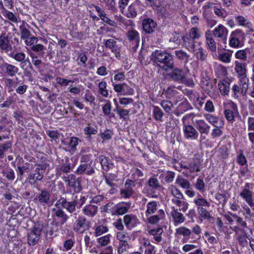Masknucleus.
<instances>
[{
	"mask_svg": "<svg viewBox=\"0 0 254 254\" xmlns=\"http://www.w3.org/2000/svg\"><path fill=\"white\" fill-rule=\"evenodd\" d=\"M151 60L155 66L166 71L174 67L173 56L165 51L155 50L151 55Z\"/></svg>",
	"mask_w": 254,
	"mask_h": 254,
	"instance_id": "obj_1",
	"label": "nucleus"
},
{
	"mask_svg": "<svg viewBox=\"0 0 254 254\" xmlns=\"http://www.w3.org/2000/svg\"><path fill=\"white\" fill-rule=\"evenodd\" d=\"M234 64L235 71L237 73L240 85L241 86V92L243 94H245L249 88V79L247 75V64L245 63H242L238 61H236Z\"/></svg>",
	"mask_w": 254,
	"mask_h": 254,
	"instance_id": "obj_2",
	"label": "nucleus"
},
{
	"mask_svg": "<svg viewBox=\"0 0 254 254\" xmlns=\"http://www.w3.org/2000/svg\"><path fill=\"white\" fill-rule=\"evenodd\" d=\"M192 40L186 39L184 47L190 52L193 53L197 59L204 61L207 57L206 51L201 47L199 43L196 44Z\"/></svg>",
	"mask_w": 254,
	"mask_h": 254,
	"instance_id": "obj_3",
	"label": "nucleus"
},
{
	"mask_svg": "<svg viewBox=\"0 0 254 254\" xmlns=\"http://www.w3.org/2000/svg\"><path fill=\"white\" fill-rule=\"evenodd\" d=\"M253 186V184L246 183L245 186L241 188L239 193L240 196L252 208V210H254V193L252 190Z\"/></svg>",
	"mask_w": 254,
	"mask_h": 254,
	"instance_id": "obj_4",
	"label": "nucleus"
},
{
	"mask_svg": "<svg viewBox=\"0 0 254 254\" xmlns=\"http://www.w3.org/2000/svg\"><path fill=\"white\" fill-rule=\"evenodd\" d=\"M245 40V34L242 31L238 29L231 32L230 36L229 45L232 48L241 47Z\"/></svg>",
	"mask_w": 254,
	"mask_h": 254,
	"instance_id": "obj_5",
	"label": "nucleus"
},
{
	"mask_svg": "<svg viewBox=\"0 0 254 254\" xmlns=\"http://www.w3.org/2000/svg\"><path fill=\"white\" fill-rule=\"evenodd\" d=\"M192 114H188L182 118V122L184 125L183 131L184 136L187 139H196L198 136V132L191 125H187L186 121L190 118Z\"/></svg>",
	"mask_w": 254,
	"mask_h": 254,
	"instance_id": "obj_6",
	"label": "nucleus"
},
{
	"mask_svg": "<svg viewBox=\"0 0 254 254\" xmlns=\"http://www.w3.org/2000/svg\"><path fill=\"white\" fill-rule=\"evenodd\" d=\"M224 114L226 120L233 123L235 118L239 115L237 105L233 102L229 101L225 106Z\"/></svg>",
	"mask_w": 254,
	"mask_h": 254,
	"instance_id": "obj_7",
	"label": "nucleus"
},
{
	"mask_svg": "<svg viewBox=\"0 0 254 254\" xmlns=\"http://www.w3.org/2000/svg\"><path fill=\"white\" fill-rule=\"evenodd\" d=\"M134 187L135 183L133 181L127 180L124 186L120 190L121 197L124 199L130 198L134 193L133 190Z\"/></svg>",
	"mask_w": 254,
	"mask_h": 254,
	"instance_id": "obj_8",
	"label": "nucleus"
},
{
	"mask_svg": "<svg viewBox=\"0 0 254 254\" xmlns=\"http://www.w3.org/2000/svg\"><path fill=\"white\" fill-rule=\"evenodd\" d=\"M42 233V229L39 227L34 226L27 233V242L29 245L34 246L39 241Z\"/></svg>",
	"mask_w": 254,
	"mask_h": 254,
	"instance_id": "obj_9",
	"label": "nucleus"
},
{
	"mask_svg": "<svg viewBox=\"0 0 254 254\" xmlns=\"http://www.w3.org/2000/svg\"><path fill=\"white\" fill-rule=\"evenodd\" d=\"M57 208L53 209L52 217L54 222H57V224H59L61 225H64L68 219L69 217L67 215L64 211L60 206H56Z\"/></svg>",
	"mask_w": 254,
	"mask_h": 254,
	"instance_id": "obj_10",
	"label": "nucleus"
},
{
	"mask_svg": "<svg viewBox=\"0 0 254 254\" xmlns=\"http://www.w3.org/2000/svg\"><path fill=\"white\" fill-rule=\"evenodd\" d=\"M45 166L43 165H38L34 170V173L30 175L29 177V183L35 185L37 182L42 180L45 170Z\"/></svg>",
	"mask_w": 254,
	"mask_h": 254,
	"instance_id": "obj_11",
	"label": "nucleus"
},
{
	"mask_svg": "<svg viewBox=\"0 0 254 254\" xmlns=\"http://www.w3.org/2000/svg\"><path fill=\"white\" fill-rule=\"evenodd\" d=\"M89 223L84 216H79L73 224V230L82 233L88 228Z\"/></svg>",
	"mask_w": 254,
	"mask_h": 254,
	"instance_id": "obj_12",
	"label": "nucleus"
},
{
	"mask_svg": "<svg viewBox=\"0 0 254 254\" xmlns=\"http://www.w3.org/2000/svg\"><path fill=\"white\" fill-rule=\"evenodd\" d=\"M228 34V30L222 24H219L213 30V36L219 41L226 43Z\"/></svg>",
	"mask_w": 254,
	"mask_h": 254,
	"instance_id": "obj_13",
	"label": "nucleus"
},
{
	"mask_svg": "<svg viewBox=\"0 0 254 254\" xmlns=\"http://www.w3.org/2000/svg\"><path fill=\"white\" fill-rule=\"evenodd\" d=\"M176 238H180L181 236L183 237L182 242L183 244L186 243L190 238L191 235V230L185 226H181L177 228L174 234Z\"/></svg>",
	"mask_w": 254,
	"mask_h": 254,
	"instance_id": "obj_14",
	"label": "nucleus"
},
{
	"mask_svg": "<svg viewBox=\"0 0 254 254\" xmlns=\"http://www.w3.org/2000/svg\"><path fill=\"white\" fill-rule=\"evenodd\" d=\"M11 40L5 33L0 35V50L7 53L12 50Z\"/></svg>",
	"mask_w": 254,
	"mask_h": 254,
	"instance_id": "obj_15",
	"label": "nucleus"
},
{
	"mask_svg": "<svg viewBox=\"0 0 254 254\" xmlns=\"http://www.w3.org/2000/svg\"><path fill=\"white\" fill-rule=\"evenodd\" d=\"M77 204L76 200H74L72 201H67L65 199H61L58 200L55 206H58L61 205L65 209L70 213H73L75 211V206Z\"/></svg>",
	"mask_w": 254,
	"mask_h": 254,
	"instance_id": "obj_16",
	"label": "nucleus"
},
{
	"mask_svg": "<svg viewBox=\"0 0 254 254\" xmlns=\"http://www.w3.org/2000/svg\"><path fill=\"white\" fill-rule=\"evenodd\" d=\"M131 203L130 202H120L116 205L115 209L113 214L116 215H124L128 212Z\"/></svg>",
	"mask_w": 254,
	"mask_h": 254,
	"instance_id": "obj_17",
	"label": "nucleus"
},
{
	"mask_svg": "<svg viewBox=\"0 0 254 254\" xmlns=\"http://www.w3.org/2000/svg\"><path fill=\"white\" fill-rule=\"evenodd\" d=\"M124 222L126 227L129 230L136 226L139 223L136 216L132 214L126 215L124 217Z\"/></svg>",
	"mask_w": 254,
	"mask_h": 254,
	"instance_id": "obj_18",
	"label": "nucleus"
},
{
	"mask_svg": "<svg viewBox=\"0 0 254 254\" xmlns=\"http://www.w3.org/2000/svg\"><path fill=\"white\" fill-rule=\"evenodd\" d=\"M194 125L201 134L207 135L210 131V127L203 120H197Z\"/></svg>",
	"mask_w": 254,
	"mask_h": 254,
	"instance_id": "obj_19",
	"label": "nucleus"
},
{
	"mask_svg": "<svg viewBox=\"0 0 254 254\" xmlns=\"http://www.w3.org/2000/svg\"><path fill=\"white\" fill-rule=\"evenodd\" d=\"M141 3L139 0H135L130 4L127 9V11L125 14L129 18L135 17L137 14V11L141 7Z\"/></svg>",
	"mask_w": 254,
	"mask_h": 254,
	"instance_id": "obj_20",
	"label": "nucleus"
},
{
	"mask_svg": "<svg viewBox=\"0 0 254 254\" xmlns=\"http://www.w3.org/2000/svg\"><path fill=\"white\" fill-rule=\"evenodd\" d=\"M202 35V32L201 30L197 28H192L190 30L189 32V35L185 36L183 39V46L184 47H185V41L186 40V39L189 40H192L194 43L198 44V43H197L195 42V39H199Z\"/></svg>",
	"mask_w": 254,
	"mask_h": 254,
	"instance_id": "obj_21",
	"label": "nucleus"
},
{
	"mask_svg": "<svg viewBox=\"0 0 254 254\" xmlns=\"http://www.w3.org/2000/svg\"><path fill=\"white\" fill-rule=\"evenodd\" d=\"M104 44L107 48L111 50V52L114 53L116 57L119 58L121 57L120 50L117 45V42L112 39L106 40Z\"/></svg>",
	"mask_w": 254,
	"mask_h": 254,
	"instance_id": "obj_22",
	"label": "nucleus"
},
{
	"mask_svg": "<svg viewBox=\"0 0 254 254\" xmlns=\"http://www.w3.org/2000/svg\"><path fill=\"white\" fill-rule=\"evenodd\" d=\"M143 29L147 33H153L157 27V24L150 18L145 19L142 22Z\"/></svg>",
	"mask_w": 254,
	"mask_h": 254,
	"instance_id": "obj_23",
	"label": "nucleus"
},
{
	"mask_svg": "<svg viewBox=\"0 0 254 254\" xmlns=\"http://www.w3.org/2000/svg\"><path fill=\"white\" fill-rule=\"evenodd\" d=\"M172 209L171 215L173 218L174 225L176 226L183 223L185 221V217L183 214L179 212L178 209L174 207H173Z\"/></svg>",
	"mask_w": 254,
	"mask_h": 254,
	"instance_id": "obj_24",
	"label": "nucleus"
},
{
	"mask_svg": "<svg viewBox=\"0 0 254 254\" xmlns=\"http://www.w3.org/2000/svg\"><path fill=\"white\" fill-rule=\"evenodd\" d=\"M98 211V207L91 204L86 205L82 209L83 214L88 217H94Z\"/></svg>",
	"mask_w": 254,
	"mask_h": 254,
	"instance_id": "obj_25",
	"label": "nucleus"
},
{
	"mask_svg": "<svg viewBox=\"0 0 254 254\" xmlns=\"http://www.w3.org/2000/svg\"><path fill=\"white\" fill-rule=\"evenodd\" d=\"M95 9L96 11L98 13V16L100 17V19L103 21L104 22L107 23L110 26H112L113 27H117V23L115 21H113L110 19L106 16V14L105 13L104 10L99 6H96Z\"/></svg>",
	"mask_w": 254,
	"mask_h": 254,
	"instance_id": "obj_26",
	"label": "nucleus"
},
{
	"mask_svg": "<svg viewBox=\"0 0 254 254\" xmlns=\"http://www.w3.org/2000/svg\"><path fill=\"white\" fill-rule=\"evenodd\" d=\"M75 173L77 175H81L85 173L87 175L90 176L95 173V170L91 165L84 163L78 166Z\"/></svg>",
	"mask_w": 254,
	"mask_h": 254,
	"instance_id": "obj_27",
	"label": "nucleus"
},
{
	"mask_svg": "<svg viewBox=\"0 0 254 254\" xmlns=\"http://www.w3.org/2000/svg\"><path fill=\"white\" fill-rule=\"evenodd\" d=\"M93 230H94L93 235L95 237L101 236L109 231V228L106 224L102 223L95 224Z\"/></svg>",
	"mask_w": 254,
	"mask_h": 254,
	"instance_id": "obj_28",
	"label": "nucleus"
},
{
	"mask_svg": "<svg viewBox=\"0 0 254 254\" xmlns=\"http://www.w3.org/2000/svg\"><path fill=\"white\" fill-rule=\"evenodd\" d=\"M205 36L206 41V44L208 47V48L212 52H215L216 50V43L212 37L211 31L207 30L205 33Z\"/></svg>",
	"mask_w": 254,
	"mask_h": 254,
	"instance_id": "obj_29",
	"label": "nucleus"
},
{
	"mask_svg": "<svg viewBox=\"0 0 254 254\" xmlns=\"http://www.w3.org/2000/svg\"><path fill=\"white\" fill-rule=\"evenodd\" d=\"M19 28L21 39H25L31 35V32L29 30L30 26L26 22L22 21Z\"/></svg>",
	"mask_w": 254,
	"mask_h": 254,
	"instance_id": "obj_30",
	"label": "nucleus"
},
{
	"mask_svg": "<svg viewBox=\"0 0 254 254\" xmlns=\"http://www.w3.org/2000/svg\"><path fill=\"white\" fill-rule=\"evenodd\" d=\"M230 83L225 80L219 81L218 86L221 94L223 96L228 95L230 92Z\"/></svg>",
	"mask_w": 254,
	"mask_h": 254,
	"instance_id": "obj_31",
	"label": "nucleus"
},
{
	"mask_svg": "<svg viewBox=\"0 0 254 254\" xmlns=\"http://www.w3.org/2000/svg\"><path fill=\"white\" fill-rule=\"evenodd\" d=\"M201 161L199 158H194L188 164V170L190 172H198L200 171Z\"/></svg>",
	"mask_w": 254,
	"mask_h": 254,
	"instance_id": "obj_32",
	"label": "nucleus"
},
{
	"mask_svg": "<svg viewBox=\"0 0 254 254\" xmlns=\"http://www.w3.org/2000/svg\"><path fill=\"white\" fill-rule=\"evenodd\" d=\"M159 205V202L156 201H151L146 204V210L145 215L147 217L157 212V208Z\"/></svg>",
	"mask_w": 254,
	"mask_h": 254,
	"instance_id": "obj_33",
	"label": "nucleus"
},
{
	"mask_svg": "<svg viewBox=\"0 0 254 254\" xmlns=\"http://www.w3.org/2000/svg\"><path fill=\"white\" fill-rule=\"evenodd\" d=\"M165 217V213L163 209H159L157 214L148 217V221L149 223L154 224L157 223L161 219Z\"/></svg>",
	"mask_w": 254,
	"mask_h": 254,
	"instance_id": "obj_34",
	"label": "nucleus"
},
{
	"mask_svg": "<svg viewBox=\"0 0 254 254\" xmlns=\"http://www.w3.org/2000/svg\"><path fill=\"white\" fill-rule=\"evenodd\" d=\"M163 232V230L161 228H157L152 229L148 231V234L153 237L156 243H159L162 241V238L161 235Z\"/></svg>",
	"mask_w": 254,
	"mask_h": 254,
	"instance_id": "obj_35",
	"label": "nucleus"
},
{
	"mask_svg": "<svg viewBox=\"0 0 254 254\" xmlns=\"http://www.w3.org/2000/svg\"><path fill=\"white\" fill-rule=\"evenodd\" d=\"M172 202L179 208L180 211L184 212L188 209L189 203L184 200V199H172Z\"/></svg>",
	"mask_w": 254,
	"mask_h": 254,
	"instance_id": "obj_36",
	"label": "nucleus"
},
{
	"mask_svg": "<svg viewBox=\"0 0 254 254\" xmlns=\"http://www.w3.org/2000/svg\"><path fill=\"white\" fill-rule=\"evenodd\" d=\"M51 194L50 192L46 190H43L37 196L36 199L41 204H47L50 200Z\"/></svg>",
	"mask_w": 254,
	"mask_h": 254,
	"instance_id": "obj_37",
	"label": "nucleus"
},
{
	"mask_svg": "<svg viewBox=\"0 0 254 254\" xmlns=\"http://www.w3.org/2000/svg\"><path fill=\"white\" fill-rule=\"evenodd\" d=\"M186 76V73L181 69L175 68L172 72V78L179 81H183Z\"/></svg>",
	"mask_w": 254,
	"mask_h": 254,
	"instance_id": "obj_38",
	"label": "nucleus"
},
{
	"mask_svg": "<svg viewBox=\"0 0 254 254\" xmlns=\"http://www.w3.org/2000/svg\"><path fill=\"white\" fill-rule=\"evenodd\" d=\"M193 203L197 206L209 207L210 206V203L205 198H203L201 195L198 193L197 197L193 199Z\"/></svg>",
	"mask_w": 254,
	"mask_h": 254,
	"instance_id": "obj_39",
	"label": "nucleus"
},
{
	"mask_svg": "<svg viewBox=\"0 0 254 254\" xmlns=\"http://www.w3.org/2000/svg\"><path fill=\"white\" fill-rule=\"evenodd\" d=\"M213 11L214 14L218 17L224 19L229 14V12L225 8L221 6H215L213 7Z\"/></svg>",
	"mask_w": 254,
	"mask_h": 254,
	"instance_id": "obj_40",
	"label": "nucleus"
},
{
	"mask_svg": "<svg viewBox=\"0 0 254 254\" xmlns=\"http://www.w3.org/2000/svg\"><path fill=\"white\" fill-rule=\"evenodd\" d=\"M209 78L205 71H202L201 73V86L202 88L207 92L210 91V85H209Z\"/></svg>",
	"mask_w": 254,
	"mask_h": 254,
	"instance_id": "obj_41",
	"label": "nucleus"
},
{
	"mask_svg": "<svg viewBox=\"0 0 254 254\" xmlns=\"http://www.w3.org/2000/svg\"><path fill=\"white\" fill-rule=\"evenodd\" d=\"M243 209V215L245 219H251L254 218V212L251 209V207L248 204H244L242 205Z\"/></svg>",
	"mask_w": 254,
	"mask_h": 254,
	"instance_id": "obj_42",
	"label": "nucleus"
},
{
	"mask_svg": "<svg viewBox=\"0 0 254 254\" xmlns=\"http://www.w3.org/2000/svg\"><path fill=\"white\" fill-rule=\"evenodd\" d=\"M127 37L128 39L135 44H138L139 42V35L138 32L133 29L128 31L127 33Z\"/></svg>",
	"mask_w": 254,
	"mask_h": 254,
	"instance_id": "obj_43",
	"label": "nucleus"
},
{
	"mask_svg": "<svg viewBox=\"0 0 254 254\" xmlns=\"http://www.w3.org/2000/svg\"><path fill=\"white\" fill-rule=\"evenodd\" d=\"M235 18L236 22L239 26L249 28L252 25L251 23L242 15H236Z\"/></svg>",
	"mask_w": 254,
	"mask_h": 254,
	"instance_id": "obj_44",
	"label": "nucleus"
},
{
	"mask_svg": "<svg viewBox=\"0 0 254 254\" xmlns=\"http://www.w3.org/2000/svg\"><path fill=\"white\" fill-rule=\"evenodd\" d=\"M4 67L6 74L11 77L15 76L19 71V68L12 64H5Z\"/></svg>",
	"mask_w": 254,
	"mask_h": 254,
	"instance_id": "obj_45",
	"label": "nucleus"
},
{
	"mask_svg": "<svg viewBox=\"0 0 254 254\" xmlns=\"http://www.w3.org/2000/svg\"><path fill=\"white\" fill-rule=\"evenodd\" d=\"M112 235L110 234L100 237L97 239V243L99 246L105 247L111 242Z\"/></svg>",
	"mask_w": 254,
	"mask_h": 254,
	"instance_id": "obj_46",
	"label": "nucleus"
},
{
	"mask_svg": "<svg viewBox=\"0 0 254 254\" xmlns=\"http://www.w3.org/2000/svg\"><path fill=\"white\" fill-rule=\"evenodd\" d=\"M169 190L173 196L172 199H184V196L181 191L175 186L172 185L169 188Z\"/></svg>",
	"mask_w": 254,
	"mask_h": 254,
	"instance_id": "obj_47",
	"label": "nucleus"
},
{
	"mask_svg": "<svg viewBox=\"0 0 254 254\" xmlns=\"http://www.w3.org/2000/svg\"><path fill=\"white\" fill-rule=\"evenodd\" d=\"M197 212L198 215L205 220H210L212 218L209 212L206 210L205 207H197Z\"/></svg>",
	"mask_w": 254,
	"mask_h": 254,
	"instance_id": "obj_48",
	"label": "nucleus"
},
{
	"mask_svg": "<svg viewBox=\"0 0 254 254\" xmlns=\"http://www.w3.org/2000/svg\"><path fill=\"white\" fill-rule=\"evenodd\" d=\"M99 93L105 98L109 96V91L107 89V84L106 81H102L98 84Z\"/></svg>",
	"mask_w": 254,
	"mask_h": 254,
	"instance_id": "obj_49",
	"label": "nucleus"
},
{
	"mask_svg": "<svg viewBox=\"0 0 254 254\" xmlns=\"http://www.w3.org/2000/svg\"><path fill=\"white\" fill-rule=\"evenodd\" d=\"M3 81L5 88L7 90L8 92L13 91L17 86V83L11 78H5Z\"/></svg>",
	"mask_w": 254,
	"mask_h": 254,
	"instance_id": "obj_50",
	"label": "nucleus"
},
{
	"mask_svg": "<svg viewBox=\"0 0 254 254\" xmlns=\"http://www.w3.org/2000/svg\"><path fill=\"white\" fill-rule=\"evenodd\" d=\"M117 239L120 242V243H128L130 237L129 234L127 232L121 231L117 232Z\"/></svg>",
	"mask_w": 254,
	"mask_h": 254,
	"instance_id": "obj_51",
	"label": "nucleus"
},
{
	"mask_svg": "<svg viewBox=\"0 0 254 254\" xmlns=\"http://www.w3.org/2000/svg\"><path fill=\"white\" fill-rule=\"evenodd\" d=\"M28 53L31 58L33 64L35 66L37 69H39L43 64L41 59L35 53L32 52H30Z\"/></svg>",
	"mask_w": 254,
	"mask_h": 254,
	"instance_id": "obj_52",
	"label": "nucleus"
},
{
	"mask_svg": "<svg viewBox=\"0 0 254 254\" xmlns=\"http://www.w3.org/2000/svg\"><path fill=\"white\" fill-rule=\"evenodd\" d=\"M175 54L178 59L183 61L185 63L189 62L190 56L184 51L182 50L175 51Z\"/></svg>",
	"mask_w": 254,
	"mask_h": 254,
	"instance_id": "obj_53",
	"label": "nucleus"
},
{
	"mask_svg": "<svg viewBox=\"0 0 254 254\" xmlns=\"http://www.w3.org/2000/svg\"><path fill=\"white\" fill-rule=\"evenodd\" d=\"M204 117L205 120L211 125L214 127H216L217 124L218 122V117L210 114H204Z\"/></svg>",
	"mask_w": 254,
	"mask_h": 254,
	"instance_id": "obj_54",
	"label": "nucleus"
},
{
	"mask_svg": "<svg viewBox=\"0 0 254 254\" xmlns=\"http://www.w3.org/2000/svg\"><path fill=\"white\" fill-rule=\"evenodd\" d=\"M176 184L182 188L185 189H189L190 186V184L188 180L181 177H178L177 178Z\"/></svg>",
	"mask_w": 254,
	"mask_h": 254,
	"instance_id": "obj_55",
	"label": "nucleus"
},
{
	"mask_svg": "<svg viewBox=\"0 0 254 254\" xmlns=\"http://www.w3.org/2000/svg\"><path fill=\"white\" fill-rule=\"evenodd\" d=\"M236 240L238 242L239 245L241 246L244 247L247 244V240L246 234L244 233H237L236 234Z\"/></svg>",
	"mask_w": 254,
	"mask_h": 254,
	"instance_id": "obj_56",
	"label": "nucleus"
},
{
	"mask_svg": "<svg viewBox=\"0 0 254 254\" xmlns=\"http://www.w3.org/2000/svg\"><path fill=\"white\" fill-rule=\"evenodd\" d=\"M178 92L174 87H169L165 91V95L168 99H171L177 96Z\"/></svg>",
	"mask_w": 254,
	"mask_h": 254,
	"instance_id": "obj_57",
	"label": "nucleus"
},
{
	"mask_svg": "<svg viewBox=\"0 0 254 254\" xmlns=\"http://www.w3.org/2000/svg\"><path fill=\"white\" fill-rule=\"evenodd\" d=\"M12 144L10 141H7L5 143L0 145V158H3L4 156V153L9 149H11Z\"/></svg>",
	"mask_w": 254,
	"mask_h": 254,
	"instance_id": "obj_58",
	"label": "nucleus"
},
{
	"mask_svg": "<svg viewBox=\"0 0 254 254\" xmlns=\"http://www.w3.org/2000/svg\"><path fill=\"white\" fill-rule=\"evenodd\" d=\"M232 52H224L219 56V59L223 63H229L231 60Z\"/></svg>",
	"mask_w": 254,
	"mask_h": 254,
	"instance_id": "obj_59",
	"label": "nucleus"
},
{
	"mask_svg": "<svg viewBox=\"0 0 254 254\" xmlns=\"http://www.w3.org/2000/svg\"><path fill=\"white\" fill-rule=\"evenodd\" d=\"M153 114L155 120L162 121L163 116V113L161 110L157 106H153Z\"/></svg>",
	"mask_w": 254,
	"mask_h": 254,
	"instance_id": "obj_60",
	"label": "nucleus"
},
{
	"mask_svg": "<svg viewBox=\"0 0 254 254\" xmlns=\"http://www.w3.org/2000/svg\"><path fill=\"white\" fill-rule=\"evenodd\" d=\"M10 57L14 59L17 62H23L25 60L26 55L23 52H18L16 53H13L12 54H10Z\"/></svg>",
	"mask_w": 254,
	"mask_h": 254,
	"instance_id": "obj_61",
	"label": "nucleus"
},
{
	"mask_svg": "<svg viewBox=\"0 0 254 254\" xmlns=\"http://www.w3.org/2000/svg\"><path fill=\"white\" fill-rule=\"evenodd\" d=\"M99 159L102 168L106 171L109 170L110 167L108 158L104 155H101L99 156Z\"/></svg>",
	"mask_w": 254,
	"mask_h": 254,
	"instance_id": "obj_62",
	"label": "nucleus"
},
{
	"mask_svg": "<svg viewBox=\"0 0 254 254\" xmlns=\"http://www.w3.org/2000/svg\"><path fill=\"white\" fill-rule=\"evenodd\" d=\"M229 208L233 211H239V212L242 211L238 202L236 201L234 197L229 202Z\"/></svg>",
	"mask_w": 254,
	"mask_h": 254,
	"instance_id": "obj_63",
	"label": "nucleus"
},
{
	"mask_svg": "<svg viewBox=\"0 0 254 254\" xmlns=\"http://www.w3.org/2000/svg\"><path fill=\"white\" fill-rule=\"evenodd\" d=\"M116 178L117 176L114 174H109L105 176L106 183L110 187H114L115 186L114 181H115Z\"/></svg>",
	"mask_w": 254,
	"mask_h": 254,
	"instance_id": "obj_64",
	"label": "nucleus"
}]
</instances>
